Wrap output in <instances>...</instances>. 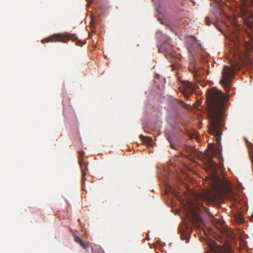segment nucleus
Masks as SVG:
<instances>
[{
    "mask_svg": "<svg viewBox=\"0 0 253 253\" xmlns=\"http://www.w3.org/2000/svg\"><path fill=\"white\" fill-rule=\"evenodd\" d=\"M206 95L210 120L209 131L218 141L220 139L223 126L222 121L225 95L221 90L215 88L208 89Z\"/></svg>",
    "mask_w": 253,
    "mask_h": 253,
    "instance_id": "nucleus-1",
    "label": "nucleus"
},
{
    "mask_svg": "<svg viewBox=\"0 0 253 253\" xmlns=\"http://www.w3.org/2000/svg\"><path fill=\"white\" fill-rule=\"evenodd\" d=\"M216 153V151L213 149L208 154L209 167L212 171L211 179V185L212 189L199 194L198 196L199 200L209 204L215 203L218 198L222 196H229L230 199L234 196V194L230 188L228 180L225 179L224 181H221L214 173L216 171V164L213 161L212 159Z\"/></svg>",
    "mask_w": 253,
    "mask_h": 253,
    "instance_id": "nucleus-2",
    "label": "nucleus"
},
{
    "mask_svg": "<svg viewBox=\"0 0 253 253\" xmlns=\"http://www.w3.org/2000/svg\"><path fill=\"white\" fill-rule=\"evenodd\" d=\"M232 56L234 59L231 60V67L224 66L220 81L226 93L230 90V83L234 77L235 71L246 65L248 62L246 55L242 52L237 51L236 53H233Z\"/></svg>",
    "mask_w": 253,
    "mask_h": 253,
    "instance_id": "nucleus-3",
    "label": "nucleus"
},
{
    "mask_svg": "<svg viewBox=\"0 0 253 253\" xmlns=\"http://www.w3.org/2000/svg\"><path fill=\"white\" fill-rule=\"evenodd\" d=\"M70 40L76 42L77 44L79 46H82L84 44L81 40H79L75 34H71L67 33L55 34L50 37L46 38L42 41V43L49 42H62L67 43Z\"/></svg>",
    "mask_w": 253,
    "mask_h": 253,
    "instance_id": "nucleus-4",
    "label": "nucleus"
},
{
    "mask_svg": "<svg viewBox=\"0 0 253 253\" xmlns=\"http://www.w3.org/2000/svg\"><path fill=\"white\" fill-rule=\"evenodd\" d=\"M184 88L181 93L185 97L188 98L190 94L194 93L196 89L199 88V85L196 83L192 84L189 81H185L183 83Z\"/></svg>",
    "mask_w": 253,
    "mask_h": 253,
    "instance_id": "nucleus-5",
    "label": "nucleus"
},
{
    "mask_svg": "<svg viewBox=\"0 0 253 253\" xmlns=\"http://www.w3.org/2000/svg\"><path fill=\"white\" fill-rule=\"evenodd\" d=\"M209 246L212 253H230L231 252L229 246L226 245L224 247H222L213 241Z\"/></svg>",
    "mask_w": 253,
    "mask_h": 253,
    "instance_id": "nucleus-6",
    "label": "nucleus"
},
{
    "mask_svg": "<svg viewBox=\"0 0 253 253\" xmlns=\"http://www.w3.org/2000/svg\"><path fill=\"white\" fill-rule=\"evenodd\" d=\"M80 157L79 158V164L81 167L82 172V179H84V176L86 174L84 170L87 169V165L84 164L83 162V156L84 154V151H80L79 152Z\"/></svg>",
    "mask_w": 253,
    "mask_h": 253,
    "instance_id": "nucleus-7",
    "label": "nucleus"
},
{
    "mask_svg": "<svg viewBox=\"0 0 253 253\" xmlns=\"http://www.w3.org/2000/svg\"><path fill=\"white\" fill-rule=\"evenodd\" d=\"M171 48L172 46L170 44L165 42L161 45L160 47H159L158 50L161 53L166 52L168 54H170Z\"/></svg>",
    "mask_w": 253,
    "mask_h": 253,
    "instance_id": "nucleus-8",
    "label": "nucleus"
},
{
    "mask_svg": "<svg viewBox=\"0 0 253 253\" xmlns=\"http://www.w3.org/2000/svg\"><path fill=\"white\" fill-rule=\"evenodd\" d=\"M140 138L142 141L147 143H150L152 141V139L150 137L148 136H145L142 135H141L140 136Z\"/></svg>",
    "mask_w": 253,
    "mask_h": 253,
    "instance_id": "nucleus-9",
    "label": "nucleus"
},
{
    "mask_svg": "<svg viewBox=\"0 0 253 253\" xmlns=\"http://www.w3.org/2000/svg\"><path fill=\"white\" fill-rule=\"evenodd\" d=\"M250 18L252 19V20H250V19H245V23L246 24H247L249 26L251 27L252 26V22H253V14L251 13L250 15Z\"/></svg>",
    "mask_w": 253,
    "mask_h": 253,
    "instance_id": "nucleus-10",
    "label": "nucleus"
},
{
    "mask_svg": "<svg viewBox=\"0 0 253 253\" xmlns=\"http://www.w3.org/2000/svg\"><path fill=\"white\" fill-rule=\"evenodd\" d=\"M74 241L76 242V243H79V244L82 242H83L82 240L77 235H75L74 236Z\"/></svg>",
    "mask_w": 253,
    "mask_h": 253,
    "instance_id": "nucleus-11",
    "label": "nucleus"
},
{
    "mask_svg": "<svg viewBox=\"0 0 253 253\" xmlns=\"http://www.w3.org/2000/svg\"><path fill=\"white\" fill-rule=\"evenodd\" d=\"M80 245L84 249H88L89 247V245L88 243H85L83 241Z\"/></svg>",
    "mask_w": 253,
    "mask_h": 253,
    "instance_id": "nucleus-12",
    "label": "nucleus"
},
{
    "mask_svg": "<svg viewBox=\"0 0 253 253\" xmlns=\"http://www.w3.org/2000/svg\"><path fill=\"white\" fill-rule=\"evenodd\" d=\"M236 218H237V220L240 222H243L244 220V218L243 215L241 214L237 215Z\"/></svg>",
    "mask_w": 253,
    "mask_h": 253,
    "instance_id": "nucleus-13",
    "label": "nucleus"
},
{
    "mask_svg": "<svg viewBox=\"0 0 253 253\" xmlns=\"http://www.w3.org/2000/svg\"><path fill=\"white\" fill-rule=\"evenodd\" d=\"M168 141H169V143H170V147H171V148H172V149H176L175 146V145L173 144V143L172 142L171 139L169 137V138H168Z\"/></svg>",
    "mask_w": 253,
    "mask_h": 253,
    "instance_id": "nucleus-14",
    "label": "nucleus"
},
{
    "mask_svg": "<svg viewBox=\"0 0 253 253\" xmlns=\"http://www.w3.org/2000/svg\"><path fill=\"white\" fill-rule=\"evenodd\" d=\"M199 206H200L206 212L208 213V209L201 204H198L197 207H196V208H198Z\"/></svg>",
    "mask_w": 253,
    "mask_h": 253,
    "instance_id": "nucleus-15",
    "label": "nucleus"
},
{
    "mask_svg": "<svg viewBox=\"0 0 253 253\" xmlns=\"http://www.w3.org/2000/svg\"><path fill=\"white\" fill-rule=\"evenodd\" d=\"M205 22L207 26H210L211 25V22L209 17H207L205 18Z\"/></svg>",
    "mask_w": 253,
    "mask_h": 253,
    "instance_id": "nucleus-16",
    "label": "nucleus"
},
{
    "mask_svg": "<svg viewBox=\"0 0 253 253\" xmlns=\"http://www.w3.org/2000/svg\"><path fill=\"white\" fill-rule=\"evenodd\" d=\"M193 217L195 220H198L199 219V216L197 213L196 212H193Z\"/></svg>",
    "mask_w": 253,
    "mask_h": 253,
    "instance_id": "nucleus-17",
    "label": "nucleus"
},
{
    "mask_svg": "<svg viewBox=\"0 0 253 253\" xmlns=\"http://www.w3.org/2000/svg\"><path fill=\"white\" fill-rule=\"evenodd\" d=\"M214 25L215 27L216 28H217L219 31H221V29L220 27L218 26V24L214 22Z\"/></svg>",
    "mask_w": 253,
    "mask_h": 253,
    "instance_id": "nucleus-18",
    "label": "nucleus"
},
{
    "mask_svg": "<svg viewBox=\"0 0 253 253\" xmlns=\"http://www.w3.org/2000/svg\"><path fill=\"white\" fill-rule=\"evenodd\" d=\"M251 2V3L252 4V5L253 6V0H249Z\"/></svg>",
    "mask_w": 253,
    "mask_h": 253,
    "instance_id": "nucleus-19",
    "label": "nucleus"
},
{
    "mask_svg": "<svg viewBox=\"0 0 253 253\" xmlns=\"http://www.w3.org/2000/svg\"><path fill=\"white\" fill-rule=\"evenodd\" d=\"M171 62H174V59H172Z\"/></svg>",
    "mask_w": 253,
    "mask_h": 253,
    "instance_id": "nucleus-20",
    "label": "nucleus"
}]
</instances>
